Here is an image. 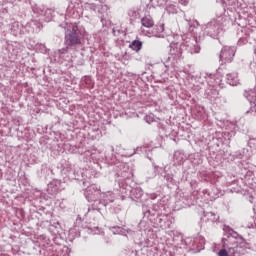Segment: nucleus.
I'll list each match as a JSON object with an SVG mask.
<instances>
[{"instance_id": "5", "label": "nucleus", "mask_w": 256, "mask_h": 256, "mask_svg": "<svg viewBox=\"0 0 256 256\" xmlns=\"http://www.w3.org/2000/svg\"><path fill=\"white\" fill-rule=\"evenodd\" d=\"M218 256H229V252H227L225 249H222L218 252Z\"/></svg>"}, {"instance_id": "6", "label": "nucleus", "mask_w": 256, "mask_h": 256, "mask_svg": "<svg viewBox=\"0 0 256 256\" xmlns=\"http://www.w3.org/2000/svg\"><path fill=\"white\" fill-rule=\"evenodd\" d=\"M180 5L187 7L189 5V0H179Z\"/></svg>"}, {"instance_id": "1", "label": "nucleus", "mask_w": 256, "mask_h": 256, "mask_svg": "<svg viewBox=\"0 0 256 256\" xmlns=\"http://www.w3.org/2000/svg\"><path fill=\"white\" fill-rule=\"evenodd\" d=\"M65 45L73 47L75 45H81V37L79 36V26L73 24L71 29H68L65 34Z\"/></svg>"}, {"instance_id": "3", "label": "nucleus", "mask_w": 256, "mask_h": 256, "mask_svg": "<svg viewBox=\"0 0 256 256\" xmlns=\"http://www.w3.org/2000/svg\"><path fill=\"white\" fill-rule=\"evenodd\" d=\"M165 31V24L161 23L154 27L152 30V37H161V33Z\"/></svg>"}, {"instance_id": "4", "label": "nucleus", "mask_w": 256, "mask_h": 256, "mask_svg": "<svg viewBox=\"0 0 256 256\" xmlns=\"http://www.w3.org/2000/svg\"><path fill=\"white\" fill-rule=\"evenodd\" d=\"M142 47H143V42H141L139 40H134L130 44V49H132L133 51H136V53H139V51H141Z\"/></svg>"}, {"instance_id": "2", "label": "nucleus", "mask_w": 256, "mask_h": 256, "mask_svg": "<svg viewBox=\"0 0 256 256\" xmlns=\"http://www.w3.org/2000/svg\"><path fill=\"white\" fill-rule=\"evenodd\" d=\"M142 27H146V29H151V27L155 26V21L151 15H147L141 18Z\"/></svg>"}]
</instances>
